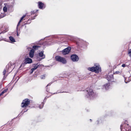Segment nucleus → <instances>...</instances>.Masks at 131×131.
I'll return each mask as SVG.
<instances>
[{"mask_svg": "<svg viewBox=\"0 0 131 131\" xmlns=\"http://www.w3.org/2000/svg\"><path fill=\"white\" fill-rule=\"evenodd\" d=\"M3 10L4 12H6L7 11V7L5 6L3 8Z\"/></svg>", "mask_w": 131, "mask_h": 131, "instance_id": "22", "label": "nucleus"}, {"mask_svg": "<svg viewBox=\"0 0 131 131\" xmlns=\"http://www.w3.org/2000/svg\"><path fill=\"white\" fill-rule=\"evenodd\" d=\"M128 73H129L130 74V75L129 76V77H130L131 76V70H130L129 72H128Z\"/></svg>", "mask_w": 131, "mask_h": 131, "instance_id": "31", "label": "nucleus"}, {"mask_svg": "<svg viewBox=\"0 0 131 131\" xmlns=\"http://www.w3.org/2000/svg\"><path fill=\"white\" fill-rule=\"evenodd\" d=\"M126 64H126V66L127 67H128V66L130 64L129 63H128V64H127V63H126Z\"/></svg>", "mask_w": 131, "mask_h": 131, "instance_id": "35", "label": "nucleus"}, {"mask_svg": "<svg viewBox=\"0 0 131 131\" xmlns=\"http://www.w3.org/2000/svg\"><path fill=\"white\" fill-rule=\"evenodd\" d=\"M86 97L91 99H93L97 96V94L94 93L92 89L87 90L86 92Z\"/></svg>", "mask_w": 131, "mask_h": 131, "instance_id": "1", "label": "nucleus"}, {"mask_svg": "<svg viewBox=\"0 0 131 131\" xmlns=\"http://www.w3.org/2000/svg\"><path fill=\"white\" fill-rule=\"evenodd\" d=\"M34 70H34V69H33L32 68L31 69L30 73V74L32 73Z\"/></svg>", "mask_w": 131, "mask_h": 131, "instance_id": "28", "label": "nucleus"}, {"mask_svg": "<svg viewBox=\"0 0 131 131\" xmlns=\"http://www.w3.org/2000/svg\"><path fill=\"white\" fill-rule=\"evenodd\" d=\"M41 103H42V106H41L40 105L39 106V108L40 109H41V108H42L43 106L44 103L43 102H42Z\"/></svg>", "mask_w": 131, "mask_h": 131, "instance_id": "24", "label": "nucleus"}, {"mask_svg": "<svg viewBox=\"0 0 131 131\" xmlns=\"http://www.w3.org/2000/svg\"><path fill=\"white\" fill-rule=\"evenodd\" d=\"M71 49V47H69L63 50L62 51V53L64 55L68 54Z\"/></svg>", "mask_w": 131, "mask_h": 131, "instance_id": "6", "label": "nucleus"}, {"mask_svg": "<svg viewBox=\"0 0 131 131\" xmlns=\"http://www.w3.org/2000/svg\"><path fill=\"white\" fill-rule=\"evenodd\" d=\"M43 51H42L39 52L37 57V60L40 61L45 58V55L43 54Z\"/></svg>", "mask_w": 131, "mask_h": 131, "instance_id": "4", "label": "nucleus"}, {"mask_svg": "<svg viewBox=\"0 0 131 131\" xmlns=\"http://www.w3.org/2000/svg\"><path fill=\"white\" fill-rule=\"evenodd\" d=\"M26 15H24L21 18L20 21H21L26 16Z\"/></svg>", "mask_w": 131, "mask_h": 131, "instance_id": "25", "label": "nucleus"}, {"mask_svg": "<svg viewBox=\"0 0 131 131\" xmlns=\"http://www.w3.org/2000/svg\"><path fill=\"white\" fill-rule=\"evenodd\" d=\"M37 16V15L36 14H35V16L34 17H32L31 18V20H33L35 18V17Z\"/></svg>", "mask_w": 131, "mask_h": 131, "instance_id": "26", "label": "nucleus"}, {"mask_svg": "<svg viewBox=\"0 0 131 131\" xmlns=\"http://www.w3.org/2000/svg\"><path fill=\"white\" fill-rule=\"evenodd\" d=\"M6 69H5L3 71V75H4V77H5V74L6 73Z\"/></svg>", "mask_w": 131, "mask_h": 131, "instance_id": "19", "label": "nucleus"}, {"mask_svg": "<svg viewBox=\"0 0 131 131\" xmlns=\"http://www.w3.org/2000/svg\"><path fill=\"white\" fill-rule=\"evenodd\" d=\"M8 90L7 89H6L4 90L3 91L5 93V92H7Z\"/></svg>", "mask_w": 131, "mask_h": 131, "instance_id": "34", "label": "nucleus"}, {"mask_svg": "<svg viewBox=\"0 0 131 131\" xmlns=\"http://www.w3.org/2000/svg\"><path fill=\"white\" fill-rule=\"evenodd\" d=\"M18 26H17V27H16V30L17 31H17H18Z\"/></svg>", "mask_w": 131, "mask_h": 131, "instance_id": "38", "label": "nucleus"}, {"mask_svg": "<svg viewBox=\"0 0 131 131\" xmlns=\"http://www.w3.org/2000/svg\"><path fill=\"white\" fill-rule=\"evenodd\" d=\"M62 93V92H59L58 93ZM56 93H54L53 94H55Z\"/></svg>", "mask_w": 131, "mask_h": 131, "instance_id": "43", "label": "nucleus"}, {"mask_svg": "<svg viewBox=\"0 0 131 131\" xmlns=\"http://www.w3.org/2000/svg\"><path fill=\"white\" fill-rule=\"evenodd\" d=\"M106 79L109 81L111 82L113 81L114 77L113 75L111 74L108 75L106 78Z\"/></svg>", "mask_w": 131, "mask_h": 131, "instance_id": "9", "label": "nucleus"}, {"mask_svg": "<svg viewBox=\"0 0 131 131\" xmlns=\"http://www.w3.org/2000/svg\"><path fill=\"white\" fill-rule=\"evenodd\" d=\"M38 6L39 8L41 9H42L45 7V5L44 4L41 2H38Z\"/></svg>", "mask_w": 131, "mask_h": 131, "instance_id": "10", "label": "nucleus"}, {"mask_svg": "<svg viewBox=\"0 0 131 131\" xmlns=\"http://www.w3.org/2000/svg\"><path fill=\"white\" fill-rule=\"evenodd\" d=\"M4 92L3 91L0 94V96L1 95H3V94H4Z\"/></svg>", "mask_w": 131, "mask_h": 131, "instance_id": "36", "label": "nucleus"}, {"mask_svg": "<svg viewBox=\"0 0 131 131\" xmlns=\"http://www.w3.org/2000/svg\"><path fill=\"white\" fill-rule=\"evenodd\" d=\"M25 63L26 64L30 63L32 62V60L31 58H27L25 59Z\"/></svg>", "mask_w": 131, "mask_h": 131, "instance_id": "12", "label": "nucleus"}, {"mask_svg": "<svg viewBox=\"0 0 131 131\" xmlns=\"http://www.w3.org/2000/svg\"><path fill=\"white\" fill-rule=\"evenodd\" d=\"M128 54L129 56L131 57V51H130L129 52Z\"/></svg>", "mask_w": 131, "mask_h": 131, "instance_id": "29", "label": "nucleus"}, {"mask_svg": "<svg viewBox=\"0 0 131 131\" xmlns=\"http://www.w3.org/2000/svg\"><path fill=\"white\" fill-rule=\"evenodd\" d=\"M40 77L42 79H44L45 77V76L44 75H41Z\"/></svg>", "mask_w": 131, "mask_h": 131, "instance_id": "27", "label": "nucleus"}, {"mask_svg": "<svg viewBox=\"0 0 131 131\" xmlns=\"http://www.w3.org/2000/svg\"><path fill=\"white\" fill-rule=\"evenodd\" d=\"M52 82H50L46 86V91H47V92H48V91H49V90H48V89H47V87L48 86H49L52 83Z\"/></svg>", "mask_w": 131, "mask_h": 131, "instance_id": "21", "label": "nucleus"}, {"mask_svg": "<svg viewBox=\"0 0 131 131\" xmlns=\"http://www.w3.org/2000/svg\"><path fill=\"white\" fill-rule=\"evenodd\" d=\"M35 50L34 49H32L30 50L29 53V57L31 58H32L34 56Z\"/></svg>", "mask_w": 131, "mask_h": 131, "instance_id": "13", "label": "nucleus"}, {"mask_svg": "<svg viewBox=\"0 0 131 131\" xmlns=\"http://www.w3.org/2000/svg\"><path fill=\"white\" fill-rule=\"evenodd\" d=\"M88 69L89 70L92 72H95L97 73L101 71V68L99 66H96V67H89L88 68Z\"/></svg>", "mask_w": 131, "mask_h": 131, "instance_id": "2", "label": "nucleus"}, {"mask_svg": "<svg viewBox=\"0 0 131 131\" xmlns=\"http://www.w3.org/2000/svg\"><path fill=\"white\" fill-rule=\"evenodd\" d=\"M115 74H120V72L119 71H116L115 72V73H114Z\"/></svg>", "mask_w": 131, "mask_h": 131, "instance_id": "30", "label": "nucleus"}, {"mask_svg": "<svg viewBox=\"0 0 131 131\" xmlns=\"http://www.w3.org/2000/svg\"><path fill=\"white\" fill-rule=\"evenodd\" d=\"M122 66L123 67H125L126 66V65L125 64H123L122 65Z\"/></svg>", "mask_w": 131, "mask_h": 131, "instance_id": "32", "label": "nucleus"}, {"mask_svg": "<svg viewBox=\"0 0 131 131\" xmlns=\"http://www.w3.org/2000/svg\"><path fill=\"white\" fill-rule=\"evenodd\" d=\"M30 103L29 100L28 99H25L23 101L21 104V106L22 107H25L28 106Z\"/></svg>", "mask_w": 131, "mask_h": 131, "instance_id": "5", "label": "nucleus"}, {"mask_svg": "<svg viewBox=\"0 0 131 131\" xmlns=\"http://www.w3.org/2000/svg\"><path fill=\"white\" fill-rule=\"evenodd\" d=\"M125 81V82L126 83H127V82H126Z\"/></svg>", "mask_w": 131, "mask_h": 131, "instance_id": "44", "label": "nucleus"}, {"mask_svg": "<svg viewBox=\"0 0 131 131\" xmlns=\"http://www.w3.org/2000/svg\"><path fill=\"white\" fill-rule=\"evenodd\" d=\"M82 41L81 44L83 45L84 47H86L88 45V43L84 41Z\"/></svg>", "mask_w": 131, "mask_h": 131, "instance_id": "14", "label": "nucleus"}, {"mask_svg": "<svg viewBox=\"0 0 131 131\" xmlns=\"http://www.w3.org/2000/svg\"><path fill=\"white\" fill-rule=\"evenodd\" d=\"M125 127L124 128H123V125L122 124L121 125V131H128V125H125L124 126Z\"/></svg>", "mask_w": 131, "mask_h": 131, "instance_id": "11", "label": "nucleus"}, {"mask_svg": "<svg viewBox=\"0 0 131 131\" xmlns=\"http://www.w3.org/2000/svg\"><path fill=\"white\" fill-rule=\"evenodd\" d=\"M19 78H18V80H17V81H18V79H19Z\"/></svg>", "mask_w": 131, "mask_h": 131, "instance_id": "45", "label": "nucleus"}, {"mask_svg": "<svg viewBox=\"0 0 131 131\" xmlns=\"http://www.w3.org/2000/svg\"><path fill=\"white\" fill-rule=\"evenodd\" d=\"M110 85L109 83H106L104 85V88H105L106 90H107L109 88Z\"/></svg>", "mask_w": 131, "mask_h": 131, "instance_id": "15", "label": "nucleus"}, {"mask_svg": "<svg viewBox=\"0 0 131 131\" xmlns=\"http://www.w3.org/2000/svg\"><path fill=\"white\" fill-rule=\"evenodd\" d=\"M38 11V10H37L36 11H33L31 12V15H33L35 13L37 12Z\"/></svg>", "mask_w": 131, "mask_h": 131, "instance_id": "20", "label": "nucleus"}, {"mask_svg": "<svg viewBox=\"0 0 131 131\" xmlns=\"http://www.w3.org/2000/svg\"><path fill=\"white\" fill-rule=\"evenodd\" d=\"M21 22V21H20L19 20L17 24V26H19L20 23Z\"/></svg>", "mask_w": 131, "mask_h": 131, "instance_id": "33", "label": "nucleus"}, {"mask_svg": "<svg viewBox=\"0 0 131 131\" xmlns=\"http://www.w3.org/2000/svg\"><path fill=\"white\" fill-rule=\"evenodd\" d=\"M40 47V46H37V45H35L34 46L32 47L34 49H35L36 50H37L38 49V48H39Z\"/></svg>", "mask_w": 131, "mask_h": 131, "instance_id": "16", "label": "nucleus"}, {"mask_svg": "<svg viewBox=\"0 0 131 131\" xmlns=\"http://www.w3.org/2000/svg\"><path fill=\"white\" fill-rule=\"evenodd\" d=\"M27 110H26V109H25L24 110V112H26L27 111Z\"/></svg>", "mask_w": 131, "mask_h": 131, "instance_id": "41", "label": "nucleus"}, {"mask_svg": "<svg viewBox=\"0 0 131 131\" xmlns=\"http://www.w3.org/2000/svg\"><path fill=\"white\" fill-rule=\"evenodd\" d=\"M71 60L74 62L78 61L79 60L78 56L75 54L72 55L71 56Z\"/></svg>", "mask_w": 131, "mask_h": 131, "instance_id": "8", "label": "nucleus"}, {"mask_svg": "<svg viewBox=\"0 0 131 131\" xmlns=\"http://www.w3.org/2000/svg\"><path fill=\"white\" fill-rule=\"evenodd\" d=\"M26 64V63H25V62L24 63H22L21 64V66H20V67H24L25 66V64Z\"/></svg>", "mask_w": 131, "mask_h": 131, "instance_id": "23", "label": "nucleus"}, {"mask_svg": "<svg viewBox=\"0 0 131 131\" xmlns=\"http://www.w3.org/2000/svg\"><path fill=\"white\" fill-rule=\"evenodd\" d=\"M6 69H7V72L9 73L12 71L14 68L12 67V65L9 63L6 66Z\"/></svg>", "mask_w": 131, "mask_h": 131, "instance_id": "7", "label": "nucleus"}, {"mask_svg": "<svg viewBox=\"0 0 131 131\" xmlns=\"http://www.w3.org/2000/svg\"><path fill=\"white\" fill-rule=\"evenodd\" d=\"M55 58L57 61L61 62L63 64H65L67 63V61L65 58L59 56H56Z\"/></svg>", "mask_w": 131, "mask_h": 131, "instance_id": "3", "label": "nucleus"}, {"mask_svg": "<svg viewBox=\"0 0 131 131\" xmlns=\"http://www.w3.org/2000/svg\"><path fill=\"white\" fill-rule=\"evenodd\" d=\"M46 44H47V46H49V45H50V44L49 43H48V42H47Z\"/></svg>", "mask_w": 131, "mask_h": 131, "instance_id": "39", "label": "nucleus"}, {"mask_svg": "<svg viewBox=\"0 0 131 131\" xmlns=\"http://www.w3.org/2000/svg\"><path fill=\"white\" fill-rule=\"evenodd\" d=\"M34 67L33 68H32L34 70H35L37 68L38 66V65L37 64H34Z\"/></svg>", "mask_w": 131, "mask_h": 131, "instance_id": "18", "label": "nucleus"}, {"mask_svg": "<svg viewBox=\"0 0 131 131\" xmlns=\"http://www.w3.org/2000/svg\"><path fill=\"white\" fill-rule=\"evenodd\" d=\"M9 40L12 42H15V41L14 39V38L12 36H10L9 37Z\"/></svg>", "mask_w": 131, "mask_h": 131, "instance_id": "17", "label": "nucleus"}, {"mask_svg": "<svg viewBox=\"0 0 131 131\" xmlns=\"http://www.w3.org/2000/svg\"><path fill=\"white\" fill-rule=\"evenodd\" d=\"M128 131H131V127H128Z\"/></svg>", "mask_w": 131, "mask_h": 131, "instance_id": "37", "label": "nucleus"}, {"mask_svg": "<svg viewBox=\"0 0 131 131\" xmlns=\"http://www.w3.org/2000/svg\"><path fill=\"white\" fill-rule=\"evenodd\" d=\"M17 36H18L19 35H18V31H17Z\"/></svg>", "mask_w": 131, "mask_h": 131, "instance_id": "42", "label": "nucleus"}, {"mask_svg": "<svg viewBox=\"0 0 131 131\" xmlns=\"http://www.w3.org/2000/svg\"><path fill=\"white\" fill-rule=\"evenodd\" d=\"M27 49L28 50H29V49H31V47H27Z\"/></svg>", "mask_w": 131, "mask_h": 131, "instance_id": "40", "label": "nucleus"}]
</instances>
